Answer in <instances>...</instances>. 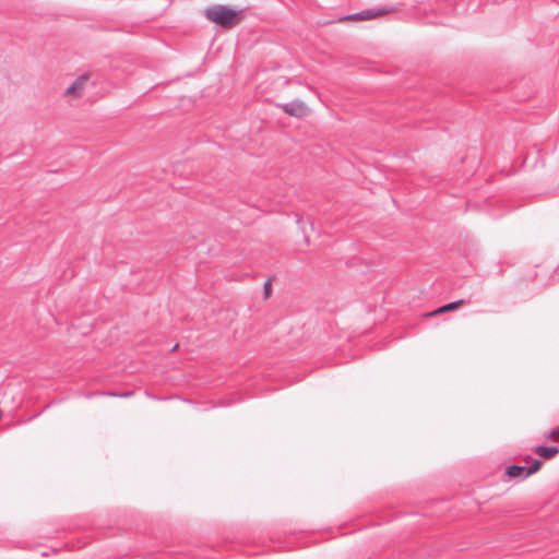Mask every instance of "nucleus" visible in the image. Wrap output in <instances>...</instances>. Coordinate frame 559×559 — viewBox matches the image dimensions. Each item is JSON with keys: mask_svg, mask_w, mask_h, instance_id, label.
Instances as JSON below:
<instances>
[{"mask_svg": "<svg viewBox=\"0 0 559 559\" xmlns=\"http://www.w3.org/2000/svg\"><path fill=\"white\" fill-rule=\"evenodd\" d=\"M559 437V427H556L554 429H551L549 432H548V438H552V439H556Z\"/></svg>", "mask_w": 559, "mask_h": 559, "instance_id": "obj_10", "label": "nucleus"}, {"mask_svg": "<svg viewBox=\"0 0 559 559\" xmlns=\"http://www.w3.org/2000/svg\"><path fill=\"white\" fill-rule=\"evenodd\" d=\"M391 12L390 8H380V9H367L362 10L360 12H357L355 14L349 15L350 19L359 20V21H366L371 20L373 17H377L379 15L385 14Z\"/></svg>", "mask_w": 559, "mask_h": 559, "instance_id": "obj_4", "label": "nucleus"}, {"mask_svg": "<svg viewBox=\"0 0 559 559\" xmlns=\"http://www.w3.org/2000/svg\"><path fill=\"white\" fill-rule=\"evenodd\" d=\"M177 348H178V344H176V345L171 348V352H175Z\"/></svg>", "mask_w": 559, "mask_h": 559, "instance_id": "obj_12", "label": "nucleus"}, {"mask_svg": "<svg viewBox=\"0 0 559 559\" xmlns=\"http://www.w3.org/2000/svg\"><path fill=\"white\" fill-rule=\"evenodd\" d=\"M282 110L293 117L300 118L307 115L308 107L301 100L295 99L289 103L278 105Z\"/></svg>", "mask_w": 559, "mask_h": 559, "instance_id": "obj_3", "label": "nucleus"}, {"mask_svg": "<svg viewBox=\"0 0 559 559\" xmlns=\"http://www.w3.org/2000/svg\"><path fill=\"white\" fill-rule=\"evenodd\" d=\"M100 394L102 395H108V396L127 399V397L132 396L133 392L132 391H129V392H105V393H100Z\"/></svg>", "mask_w": 559, "mask_h": 559, "instance_id": "obj_8", "label": "nucleus"}, {"mask_svg": "<svg viewBox=\"0 0 559 559\" xmlns=\"http://www.w3.org/2000/svg\"><path fill=\"white\" fill-rule=\"evenodd\" d=\"M463 300H455V301H451L449 304H445L439 308H437L433 312L429 313V316H435V314H439V313H444V312H448V311H452V310H455L457 309L460 306L463 305Z\"/></svg>", "mask_w": 559, "mask_h": 559, "instance_id": "obj_7", "label": "nucleus"}, {"mask_svg": "<svg viewBox=\"0 0 559 559\" xmlns=\"http://www.w3.org/2000/svg\"><path fill=\"white\" fill-rule=\"evenodd\" d=\"M534 452L546 460H550L559 453V448L555 447V445H552V447L537 445L534 448Z\"/></svg>", "mask_w": 559, "mask_h": 559, "instance_id": "obj_5", "label": "nucleus"}, {"mask_svg": "<svg viewBox=\"0 0 559 559\" xmlns=\"http://www.w3.org/2000/svg\"><path fill=\"white\" fill-rule=\"evenodd\" d=\"M543 466L540 459H534L530 465H509L506 467L504 474L510 478H518L523 480L528 476L535 474Z\"/></svg>", "mask_w": 559, "mask_h": 559, "instance_id": "obj_2", "label": "nucleus"}, {"mask_svg": "<svg viewBox=\"0 0 559 559\" xmlns=\"http://www.w3.org/2000/svg\"><path fill=\"white\" fill-rule=\"evenodd\" d=\"M152 399L154 400H163L162 397H158V396H155V395H150Z\"/></svg>", "mask_w": 559, "mask_h": 559, "instance_id": "obj_11", "label": "nucleus"}, {"mask_svg": "<svg viewBox=\"0 0 559 559\" xmlns=\"http://www.w3.org/2000/svg\"><path fill=\"white\" fill-rule=\"evenodd\" d=\"M87 76L85 74L80 75L76 80L66 90L67 95L79 96Z\"/></svg>", "mask_w": 559, "mask_h": 559, "instance_id": "obj_6", "label": "nucleus"}, {"mask_svg": "<svg viewBox=\"0 0 559 559\" xmlns=\"http://www.w3.org/2000/svg\"><path fill=\"white\" fill-rule=\"evenodd\" d=\"M263 288H264L265 298L270 297L271 289H272V283H271L270 278L264 282Z\"/></svg>", "mask_w": 559, "mask_h": 559, "instance_id": "obj_9", "label": "nucleus"}, {"mask_svg": "<svg viewBox=\"0 0 559 559\" xmlns=\"http://www.w3.org/2000/svg\"><path fill=\"white\" fill-rule=\"evenodd\" d=\"M241 10H235L225 4H214L205 9V17L224 28L231 27L235 19Z\"/></svg>", "mask_w": 559, "mask_h": 559, "instance_id": "obj_1", "label": "nucleus"}]
</instances>
